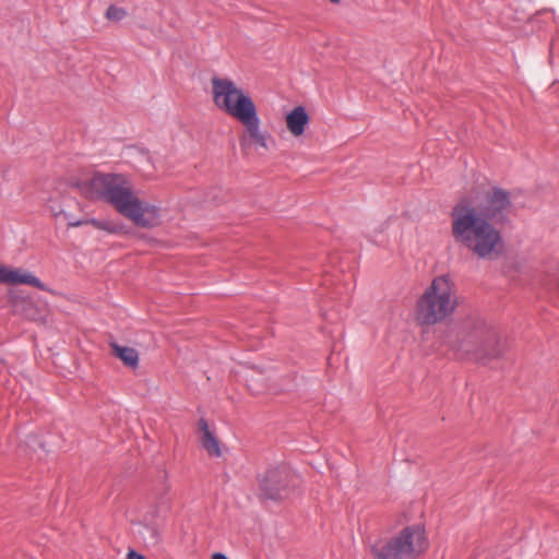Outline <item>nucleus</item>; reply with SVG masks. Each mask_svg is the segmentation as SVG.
<instances>
[{"label":"nucleus","instance_id":"nucleus-1","mask_svg":"<svg viewBox=\"0 0 559 559\" xmlns=\"http://www.w3.org/2000/svg\"><path fill=\"white\" fill-rule=\"evenodd\" d=\"M76 186L86 198L108 203L139 227L153 228L162 222L160 209L141 200L126 177H90L86 183Z\"/></svg>","mask_w":559,"mask_h":559},{"label":"nucleus","instance_id":"nucleus-2","mask_svg":"<svg viewBox=\"0 0 559 559\" xmlns=\"http://www.w3.org/2000/svg\"><path fill=\"white\" fill-rule=\"evenodd\" d=\"M451 228L455 241L480 259L502 247L500 231L467 200L452 207Z\"/></svg>","mask_w":559,"mask_h":559},{"label":"nucleus","instance_id":"nucleus-3","mask_svg":"<svg viewBox=\"0 0 559 559\" xmlns=\"http://www.w3.org/2000/svg\"><path fill=\"white\" fill-rule=\"evenodd\" d=\"M455 308L453 283L447 275L438 276L417 300L416 320L421 325H433L452 316Z\"/></svg>","mask_w":559,"mask_h":559},{"label":"nucleus","instance_id":"nucleus-4","mask_svg":"<svg viewBox=\"0 0 559 559\" xmlns=\"http://www.w3.org/2000/svg\"><path fill=\"white\" fill-rule=\"evenodd\" d=\"M467 332L460 343L451 348L464 355H474L477 360L499 358L507 348L498 333L483 319H475L466 325Z\"/></svg>","mask_w":559,"mask_h":559},{"label":"nucleus","instance_id":"nucleus-5","mask_svg":"<svg viewBox=\"0 0 559 559\" xmlns=\"http://www.w3.org/2000/svg\"><path fill=\"white\" fill-rule=\"evenodd\" d=\"M429 546L425 527L419 524L404 527L385 543L371 547L374 559H416Z\"/></svg>","mask_w":559,"mask_h":559},{"label":"nucleus","instance_id":"nucleus-6","mask_svg":"<svg viewBox=\"0 0 559 559\" xmlns=\"http://www.w3.org/2000/svg\"><path fill=\"white\" fill-rule=\"evenodd\" d=\"M211 95L215 107L237 121L257 109L249 93L229 78L213 76Z\"/></svg>","mask_w":559,"mask_h":559},{"label":"nucleus","instance_id":"nucleus-7","mask_svg":"<svg viewBox=\"0 0 559 559\" xmlns=\"http://www.w3.org/2000/svg\"><path fill=\"white\" fill-rule=\"evenodd\" d=\"M294 472L286 464H276L267 467L259 475V489L264 499L282 500L288 495Z\"/></svg>","mask_w":559,"mask_h":559},{"label":"nucleus","instance_id":"nucleus-8","mask_svg":"<svg viewBox=\"0 0 559 559\" xmlns=\"http://www.w3.org/2000/svg\"><path fill=\"white\" fill-rule=\"evenodd\" d=\"M239 122L245 128V132L239 136L242 151H248L251 147L263 148L264 151L270 148L272 138L262 131L258 109L240 119Z\"/></svg>","mask_w":559,"mask_h":559},{"label":"nucleus","instance_id":"nucleus-9","mask_svg":"<svg viewBox=\"0 0 559 559\" xmlns=\"http://www.w3.org/2000/svg\"><path fill=\"white\" fill-rule=\"evenodd\" d=\"M165 520L159 519L158 510L147 512L138 523L136 534L147 548H158L163 543Z\"/></svg>","mask_w":559,"mask_h":559},{"label":"nucleus","instance_id":"nucleus-10","mask_svg":"<svg viewBox=\"0 0 559 559\" xmlns=\"http://www.w3.org/2000/svg\"><path fill=\"white\" fill-rule=\"evenodd\" d=\"M512 206L510 194L501 188H493L486 195L481 214L488 222L503 223L508 219V213Z\"/></svg>","mask_w":559,"mask_h":559},{"label":"nucleus","instance_id":"nucleus-11","mask_svg":"<svg viewBox=\"0 0 559 559\" xmlns=\"http://www.w3.org/2000/svg\"><path fill=\"white\" fill-rule=\"evenodd\" d=\"M0 283L5 284H27L40 290H46L45 284L32 272H22L21 270H11L0 265Z\"/></svg>","mask_w":559,"mask_h":559},{"label":"nucleus","instance_id":"nucleus-12","mask_svg":"<svg viewBox=\"0 0 559 559\" xmlns=\"http://www.w3.org/2000/svg\"><path fill=\"white\" fill-rule=\"evenodd\" d=\"M309 122L310 118L304 106L295 107L285 117L286 128L295 138H299L305 133Z\"/></svg>","mask_w":559,"mask_h":559},{"label":"nucleus","instance_id":"nucleus-13","mask_svg":"<svg viewBox=\"0 0 559 559\" xmlns=\"http://www.w3.org/2000/svg\"><path fill=\"white\" fill-rule=\"evenodd\" d=\"M199 428L202 431L201 444L203 449L213 456H221L219 442L215 435L210 430L206 419L201 418L199 420Z\"/></svg>","mask_w":559,"mask_h":559},{"label":"nucleus","instance_id":"nucleus-14","mask_svg":"<svg viewBox=\"0 0 559 559\" xmlns=\"http://www.w3.org/2000/svg\"><path fill=\"white\" fill-rule=\"evenodd\" d=\"M111 349L112 354L126 366L130 368H136L139 366V353L135 348L112 343Z\"/></svg>","mask_w":559,"mask_h":559},{"label":"nucleus","instance_id":"nucleus-15","mask_svg":"<svg viewBox=\"0 0 559 559\" xmlns=\"http://www.w3.org/2000/svg\"><path fill=\"white\" fill-rule=\"evenodd\" d=\"M106 19L112 22H119L127 16V11L123 8L110 5L106 10Z\"/></svg>","mask_w":559,"mask_h":559},{"label":"nucleus","instance_id":"nucleus-16","mask_svg":"<svg viewBox=\"0 0 559 559\" xmlns=\"http://www.w3.org/2000/svg\"><path fill=\"white\" fill-rule=\"evenodd\" d=\"M25 444L32 451H37L38 449H41L44 452H46L45 442L41 441L37 435H34V433L28 435L26 437Z\"/></svg>","mask_w":559,"mask_h":559},{"label":"nucleus","instance_id":"nucleus-17","mask_svg":"<svg viewBox=\"0 0 559 559\" xmlns=\"http://www.w3.org/2000/svg\"><path fill=\"white\" fill-rule=\"evenodd\" d=\"M64 218L68 219L69 227H79L85 223L84 221H81V219H73L70 214H69V217H64Z\"/></svg>","mask_w":559,"mask_h":559},{"label":"nucleus","instance_id":"nucleus-18","mask_svg":"<svg viewBox=\"0 0 559 559\" xmlns=\"http://www.w3.org/2000/svg\"><path fill=\"white\" fill-rule=\"evenodd\" d=\"M50 210L56 217H58L60 215H63L64 217H69V213L64 212L59 205L50 206Z\"/></svg>","mask_w":559,"mask_h":559},{"label":"nucleus","instance_id":"nucleus-19","mask_svg":"<svg viewBox=\"0 0 559 559\" xmlns=\"http://www.w3.org/2000/svg\"><path fill=\"white\" fill-rule=\"evenodd\" d=\"M91 223L100 229H108V223L105 221H98L96 218L91 219Z\"/></svg>","mask_w":559,"mask_h":559},{"label":"nucleus","instance_id":"nucleus-20","mask_svg":"<svg viewBox=\"0 0 559 559\" xmlns=\"http://www.w3.org/2000/svg\"><path fill=\"white\" fill-rule=\"evenodd\" d=\"M128 559H146L144 555L131 549L128 552Z\"/></svg>","mask_w":559,"mask_h":559},{"label":"nucleus","instance_id":"nucleus-21","mask_svg":"<svg viewBox=\"0 0 559 559\" xmlns=\"http://www.w3.org/2000/svg\"><path fill=\"white\" fill-rule=\"evenodd\" d=\"M212 559H229V558L226 555L222 554V552H215L212 556Z\"/></svg>","mask_w":559,"mask_h":559},{"label":"nucleus","instance_id":"nucleus-22","mask_svg":"<svg viewBox=\"0 0 559 559\" xmlns=\"http://www.w3.org/2000/svg\"><path fill=\"white\" fill-rule=\"evenodd\" d=\"M329 1H330L331 3H333V4H337V3H340V2H341V0H329Z\"/></svg>","mask_w":559,"mask_h":559},{"label":"nucleus","instance_id":"nucleus-23","mask_svg":"<svg viewBox=\"0 0 559 559\" xmlns=\"http://www.w3.org/2000/svg\"><path fill=\"white\" fill-rule=\"evenodd\" d=\"M379 227H380V233L384 231V225L383 224H381Z\"/></svg>","mask_w":559,"mask_h":559},{"label":"nucleus","instance_id":"nucleus-24","mask_svg":"<svg viewBox=\"0 0 559 559\" xmlns=\"http://www.w3.org/2000/svg\"><path fill=\"white\" fill-rule=\"evenodd\" d=\"M370 241L373 243H378V241L374 238H370Z\"/></svg>","mask_w":559,"mask_h":559}]
</instances>
